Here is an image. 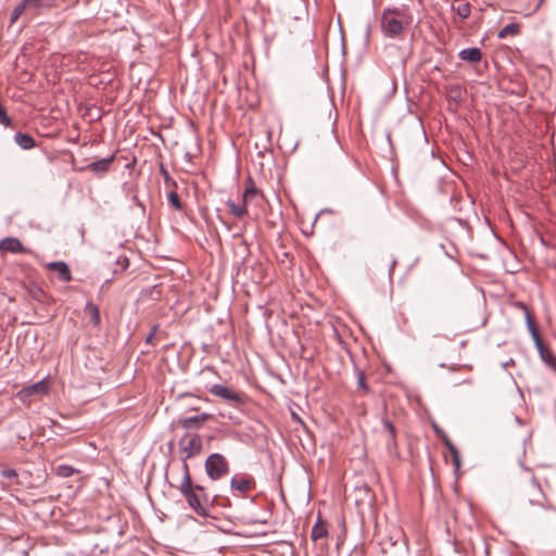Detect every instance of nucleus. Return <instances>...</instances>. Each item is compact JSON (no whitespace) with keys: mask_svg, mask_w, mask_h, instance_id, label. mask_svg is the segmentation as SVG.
<instances>
[{"mask_svg":"<svg viewBox=\"0 0 556 556\" xmlns=\"http://www.w3.org/2000/svg\"><path fill=\"white\" fill-rule=\"evenodd\" d=\"M179 455L187 464L189 458L195 457L202 453V439L198 433L187 432L178 442Z\"/></svg>","mask_w":556,"mask_h":556,"instance_id":"obj_3","label":"nucleus"},{"mask_svg":"<svg viewBox=\"0 0 556 556\" xmlns=\"http://www.w3.org/2000/svg\"><path fill=\"white\" fill-rule=\"evenodd\" d=\"M45 267L48 270L55 271L59 276V279L64 282H70L72 280V274L70 267L64 262H51L45 264Z\"/></svg>","mask_w":556,"mask_h":556,"instance_id":"obj_9","label":"nucleus"},{"mask_svg":"<svg viewBox=\"0 0 556 556\" xmlns=\"http://www.w3.org/2000/svg\"><path fill=\"white\" fill-rule=\"evenodd\" d=\"M74 472V468L67 465H61L56 468V473L61 477H71Z\"/></svg>","mask_w":556,"mask_h":556,"instance_id":"obj_24","label":"nucleus"},{"mask_svg":"<svg viewBox=\"0 0 556 556\" xmlns=\"http://www.w3.org/2000/svg\"><path fill=\"white\" fill-rule=\"evenodd\" d=\"M210 419H212V415L203 413V414L198 415V416H192V417H187V418L179 419L178 424L184 429H192V428L199 429V428H201L204 425V422H206Z\"/></svg>","mask_w":556,"mask_h":556,"instance_id":"obj_10","label":"nucleus"},{"mask_svg":"<svg viewBox=\"0 0 556 556\" xmlns=\"http://www.w3.org/2000/svg\"><path fill=\"white\" fill-rule=\"evenodd\" d=\"M167 200L176 211H180L182 208V204L176 189H169L167 192Z\"/></svg>","mask_w":556,"mask_h":556,"instance_id":"obj_17","label":"nucleus"},{"mask_svg":"<svg viewBox=\"0 0 556 556\" xmlns=\"http://www.w3.org/2000/svg\"><path fill=\"white\" fill-rule=\"evenodd\" d=\"M470 12V4L468 2H463L456 8V13L462 18H467Z\"/></svg>","mask_w":556,"mask_h":556,"instance_id":"obj_22","label":"nucleus"},{"mask_svg":"<svg viewBox=\"0 0 556 556\" xmlns=\"http://www.w3.org/2000/svg\"><path fill=\"white\" fill-rule=\"evenodd\" d=\"M413 23L408 5L388 7L380 16L381 33L389 39H401L406 26Z\"/></svg>","mask_w":556,"mask_h":556,"instance_id":"obj_1","label":"nucleus"},{"mask_svg":"<svg viewBox=\"0 0 556 556\" xmlns=\"http://www.w3.org/2000/svg\"><path fill=\"white\" fill-rule=\"evenodd\" d=\"M14 141L24 150H30L36 146L35 139L30 135L24 132H16L14 135Z\"/></svg>","mask_w":556,"mask_h":556,"instance_id":"obj_13","label":"nucleus"},{"mask_svg":"<svg viewBox=\"0 0 556 556\" xmlns=\"http://www.w3.org/2000/svg\"><path fill=\"white\" fill-rule=\"evenodd\" d=\"M231 486L241 492H247L251 488V482L247 479H236L231 480Z\"/></svg>","mask_w":556,"mask_h":556,"instance_id":"obj_19","label":"nucleus"},{"mask_svg":"<svg viewBox=\"0 0 556 556\" xmlns=\"http://www.w3.org/2000/svg\"><path fill=\"white\" fill-rule=\"evenodd\" d=\"M49 391V381L43 379L31 386L25 387L16 393V397L26 404H29L33 397H38L47 394Z\"/></svg>","mask_w":556,"mask_h":556,"instance_id":"obj_5","label":"nucleus"},{"mask_svg":"<svg viewBox=\"0 0 556 556\" xmlns=\"http://www.w3.org/2000/svg\"><path fill=\"white\" fill-rule=\"evenodd\" d=\"M86 314L90 316V320L93 325L97 326L100 323V313L97 305L88 303L86 305Z\"/></svg>","mask_w":556,"mask_h":556,"instance_id":"obj_16","label":"nucleus"},{"mask_svg":"<svg viewBox=\"0 0 556 556\" xmlns=\"http://www.w3.org/2000/svg\"><path fill=\"white\" fill-rule=\"evenodd\" d=\"M26 251L27 250L24 248V245H0L1 255H4L5 252L23 253Z\"/></svg>","mask_w":556,"mask_h":556,"instance_id":"obj_21","label":"nucleus"},{"mask_svg":"<svg viewBox=\"0 0 556 556\" xmlns=\"http://www.w3.org/2000/svg\"><path fill=\"white\" fill-rule=\"evenodd\" d=\"M527 320H528L529 327L534 331L533 321H532V318H531V315L529 312H527Z\"/></svg>","mask_w":556,"mask_h":556,"instance_id":"obj_30","label":"nucleus"},{"mask_svg":"<svg viewBox=\"0 0 556 556\" xmlns=\"http://www.w3.org/2000/svg\"><path fill=\"white\" fill-rule=\"evenodd\" d=\"M328 534L327 526L324 521L318 520L311 531V538L313 541L326 538Z\"/></svg>","mask_w":556,"mask_h":556,"instance_id":"obj_14","label":"nucleus"},{"mask_svg":"<svg viewBox=\"0 0 556 556\" xmlns=\"http://www.w3.org/2000/svg\"><path fill=\"white\" fill-rule=\"evenodd\" d=\"M357 386H358V388L363 389L365 392L368 391V388L365 382V376L363 372H359V375H358Z\"/></svg>","mask_w":556,"mask_h":556,"instance_id":"obj_26","label":"nucleus"},{"mask_svg":"<svg viewBox=\"0 0 556 556\" xmlns=\"http://www.w3.org/2000/svg\"><path fill=\"white\" fill-rule=\"evenodd\" d=\"M256 194L257 190L254 187H251L245 189L242 203H235L232 200H228L227 206L229 207L231 214L237 218H242L247 213L245 203Z\"/></svg>","mask_w":556,"mask_h":556,"instance_id":"obj_7","label":"nucleus"},{"mask_svg":"<svg viewBox=\"0 0 556 556\" xmlns=\"http://www.w3.org/2000/svg\"><path fill=\"white\" fill-rule=\"evenodd\" d=\"M115 160V154H111L108 157L91 162L83 167H80L79 170L85 172H91L98 177L104 176L111 168L112 163Z\"/></svg>","mask_w":556,"mask_h":556,"instance_id":"obj_6","label":"nucleus"},{"mask_svg":"<svg viewBox=\"0 0 556 556\" xmlns=\"http://www.w3.org/2000/svg\"><path fill=\"white\" fill-rule=\"evenodd\" d=\"M210 393L222 397L226 401L232 402V403H241L242 396L241 394L237 393L235 390L229 389L223 384H214L210 388Z\"/></svg>","mask_w":556,"mask_h":556,"instance_id":"obj_8","label":"nucleus"},{"mask_svg":"<svg viewBox=\"0 0 556 556\" xmlns=\"http://www.w3.org/2000/svg\"><path fill=\"white\" fill-rule=\"evenodd\" d=\"M160 174L162 175L165 186L168 189H177V182L172 178L168 170L164 167L163 164L160 165Z\"/></svg>","mask_w":556,"mask_h":556,"instance_id":"obj_18","label":"nucleus"},{"mask_svg":"<svg viewBox=\"0 0 556 556\" xmlns=\"http://www.w3.org/2000/svg\"><path fill=\"white\" fill-rule=\"evenodd\" d=\"M542 357L543 359L548 363L549 365H554L556 364V361L553 356H551L548 353L545 355L544 353H542Z\"/></svg>","mask_w":556,"mask_h":556,"instance_id":"obj_29","label":"nucleus"},{"mask_svg":"<svg viewBox=\"0 0 556 556\" xmlns=\"http://www.w3.org/2000/svg\"><path fill=\"white\" fill-rule=\"evenodd\" d=\"M519 33V25L516 23H510L504 26L498 31V38H506L508 36H516Z\"/></svg>","mask_w":556,"mask_h":556,"instance_id":"obj_15","label":"nucleus"},{"mask_svg":"<svg viewBox=\"0 0 556 556\" xmlns=\"http://www.w3.org/2000/svg\"><path fill=\"white\" fill-rule=\"evenodd\" d=\"M543 1H544V0H540V3H539V5H540V4H541V3L543 2Z\"/></svg>","mask_w":556,"mask_h":556,"instance_id":"obj_34","label":"nucleus"},{"mask_svg":"<svg viewBox=\"0 0 556 556\" xmlns=\"http://www.w3.org/2000/svg\"><path fill=\"white\" fill-rule=\"evenodd\" d=\"M0 125L5 128H11L13 126L11 117L8 115L5 108L0 102Z\"/></svg>","mask_w":556,"mask_h":556,"instance_id":"obj_20","label":"nucleus"},{"mask_svg":"<svg viewBox=\"0 0 556 556\" xmlns=\"http://www.w3.org/2000/svg\"><path fill=\"white\" fill-rule=\"evenodd\" d=\"M182 470L184 478L179 488L180 492L185 495L191 508H193L198 514L204 515L205 509L203 507V501H206L204 489L201 485L192 484L188 464L182 466Z\"/></svg>","mask_w":556,"mask_h":556,"instance_id":"obj_2","label":"nucleus"},{"mask_svg":"<svg viewBox=\"0 0 556 556\" xmlns=\"http://www.w3.org/2000/svg\"><path fill=\"white\" fill-rule=\"evenodd\" d=\"M205 471L212 480H219L228 473L229 466L226 458L220 454H212L205 462Z\"/></svg>","mask_w":556,"mask_h":556,"instance_id":"obj_4","label":"nucleus"},{"mask_svg":"<svg viewBox=\"0 0 556 556\" xmlns=\"http://www.w3.org/2000/svg\"><path fill=\"white\" fill-rule=\"evenodd\" d=\"M384 427L389 432V435L392 440H395V428L390 421L384 422Z\"/></svg>","mask_w":556,"mask_h":556,"instance_id":"obj_25","label":"nucleus"},{"mask_svg":"<svg viewBox=\"0 0 556 556\" xmlns=\"http://www.w3.org/2000/svg\"><path fill=\"white\" fill-rule=\"evenodd\" d=\"M458 58L462 61L469 62L471 64L479 63L482 59V52L479 48L472 47V48H466L458 52Z\"/></svg>","mask_w":556,"mask_h":556,"instance_id":"obj_11","label":"nucleus"},{"mask_svg":"<svg viewBox=\"0 0 556 556\" xmlns=\"http://www.w3.org/2000/svg\"><path fill=\"white\" fill-rule=\"evenodd\" d=\"M0 243H21V241L13 237H5L0 239Z\"/></svg>","mask_w":556,"mask_h":556,"instance_id":"obj_28","label":"nucleus"},{"mask_svg":"<svg viewBox=\"0 0 556 556\" xmlns=\"http://www.w3.org/2000/svg\"><path fill=\"white\" fill-rule=\"evenodd\" d=\"M370 38V27L368 26L367 29H366V33H365V39L366 41H368Z\"/></svg>","mask_w":556,"mask_h":556,"instance_id":"obj_31","label":"nucleus"},{"mask_svg":"<svg viewBox=\"0 0 556 556\" xmlns=\"http://www.w3.org/2000/svg\"><path fill=\"white\" fill-rule=\"evenodd\" d=\"M128 266V258L127 257H124L123 258V269H126Z\"/></svg>","mask_w":556,"mask_h":556,"instance_id":"obj_32","label":"nucleus"},{"mask_svg":"<svg viewBox=\"0 0 556 556\" xmlns=\"http://www.w3.org/2000/svg\"><path fill=\"white\" fill-rule=\"evenodd\" d=\"M156 331H157V326H153L150 333L146 338L147 343L152 344V341H153V338H154Z\"/></svg>","mask_w":556,"mask_h":556,"instance_id":"obj_27","label":"nucleus"},{"mask_svg":"<svg viewBox=\"0 0 556 556\" xmlns=\"http://www.w3.org/2000/svg\"><path fill=\"white\" fill-rule=\"evenodd\" d=\"M325 212H327V211H326V210H325V211H320V213H319L317 216H319L320 214H324ZM317 218H318V217H316V219H317Z\"/></svg>","mask_w":556,"mask_h":556,"instance_id":"obj_33","label":"nucleus"},{"mask_svg":"<svg viewBox=\"0 0 556 556\" xmlns=\"http://www.w3.org/2000/svg\"><path fill=\"white\" fill-rule=\"evenodd\" d=\"M41 0H23L21 1L15 8L13 9L11 13L10 22L11 24H14L20 16L25 12L27 7H35L37 8L40 4Z\"/></svg>","mask_w":556,"mask_h":556,"instance_id":"obj_12","label":"nucleus"},{"mask_svg":"<svg viewBox=\"0 0 556 556\" xmlns=\"http://www.w3.org/2000/svg\"><path fill=\"white\" fill-rule=\"evenodd\" d=\"M446 444L451 452L453 464H454L455 468L458 469L460 467L459 453H458L457 448L452 443L446 442Z\"/></svg>","mask_w":556,"mask_h":556,"instance_id":"obj_23","label":"nucleus"}]
</instances>
